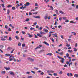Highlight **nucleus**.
Masks as SVG:
<instances>
[{"instance_id": "1", "label": "nucleus", "mask_w": 78, "mask_h": 78, "mask_svg": "<svg viewBox=\"0 0 78 78\" xmlns=\"http://www.w3.org/2000/svg\"><path fill=\"white\" fill-rule=\"evenodd\" d=\"M61 60L60 61L61 62H62V64H63L64 62V60L65 59L64 58H61Z\"/></svg>"}, {"instance_id": "2", "label": "nucleus", "mask_w": 78, "mask_h": 78, "mask_svg": "<svg viewBox=\"0 0 78 78\" xmlns=\"http://www.w3.org/2000/svg\"><path fill=\"white\" fill-rule=\"evenodd\" d=\"M27 59H28V60H30V61H31V62H33L34 61V59H33L30 58H28Z\"/></svg>"}, {"instance_id": "3", "label": "nucleus", "mask_w": 78, "mask_h": 78, "mask_svg": "<svg viewBox=\"0 0 78 78\" xmlns=\"http://www.w3.org/2000/svg\"><path fill=\"white\" fill-rule=\"evenodd\" d=\"M55 72L52 70H48L47 71V73H54Z\"/></svg>"}, {"instance_id": "4", "label": "nucleus", "mask_w": 78, "mask_h": 78, "mask_svg": "<svg viewBox=\"0 0 78 78\" xmlns=\"http://www.w3.org/2000/svg\"><path fill=\"white\" fill-rule=\"evenodd\" d=\"M30 5V3L29 2H27L26 3V4H24V6H29Z\"/></svg>"}, {"instance_id": "5", "label": "nucleus", "mask_w": 78, "mask_h": 78, "mask_svg": "<svg viewBox=\"0 0 78 78\" xmlns=\"http://www.w3.org/2000/svg\"><path fill=\"white\" fill-rule=\"evenodd\" d=\"M43 43L45 44V45H48V46H49V44H48L47 42L46 41H44Z\"/></svg>"}, {"instance_id": "6", "label": "nucleus", "mask_w": 78, "mask_h": 78, "mask_svg": "<svg viewBox=\"0 0 78 78\" xmlns=\"http://www.w3.org/2000/svg\"><path fill=\"white\" fill-rule=\"evenodd\" d=\"M37 35L38 36H39V37H42V35H41L40 34H37Z\"/></svg>"}, {"instance_id": "7", "label": "nucleus", "mask_w": 78, "mask_h": 78, "mask_svg": "<svg viewBox=\"0 0 78 78\" xmlns=\"http://www.w3.org/2000/svg\"><path fill=\"white\" fill-rule=\"evenodd\" d=\"M44 19L45 20H47V19H48V16H44Z\"/></svg>"}, {"instance_id": "8", "label": "nucleus", "mask_w": 78, "mask_h": 78, "mask_svg": "<svg viewBox=\"0 0 78 78\" xmlns=\"http://www.w3.org/2000/svg\"><path fill=\"white\" fill-rule=\"evenodd\" d=\"M5 69H6L7 70H10V68L9 67L7 68V67H5Z\"/></svg>"}, {"instance_id": "9", "label": "nucleus", "mask_w": 78, "mask_h": 78, "mask_svg": "<svg viewBox=\"0 0 78 78\" xmlns=\"http://www.w3.org/2000/svg\"><path fill=\"white\" fill-rule=\"evenodd\" d=\"M10 74L13 75V76H14V74L13 72L11 71L10 73Z\"/></svg>"}, {"instance_id": "10", "label": "nucleus", "mask_w": 78, "mask_h": 78, "mask_svg": "<svg viewBox=\"0 0 78 78\" xmlns=\"http://www.w3.org/2000/svg\"><path fill=\"white\" fill-rule=\"evenodd\" d=\"M0 47L1 49H3V47H4V46L3 45H0Z\"/></svg>"}, {"instance_id": "11", "label": "nucleus", "mask_w": 78, "mask_h": 78, "mask_svg": "<svg viewBox=\"0 0 78 78\" xmlns=\"http://www.w3.org/2000/svg\"><path fill=\"white\" fill-rule=\"evenodd\" d=\"M5 56H9L10 55H11L10 54H5Z\"/></svg>"}, {"instance_id": "12", "label": "nucleus", "mask_w": 78, "mask_h": 78, "mask_svg": "<svg viewBox=\"0 0 78 78\" xmlns=\"http://www.w3.org/2000/svg\"><path fill=\"white\" fill-rule=\"evenodd\" d=\"M74 77H76L77 78L78 77V74H75L74 75Z\"/></svg>"}, {"instance_id": "13", "label": "nucleus", "mask_w": 78, "mask_h": 78, "mask_svg": "<svg viewBox=\"0 0 78 78\" xmlns=\"http://www.w3.org/2000/svg\"><path fill=\"white\" fill-rule=\"evenodd\" d=\"M72 34V33H73V35H74V36H76V33L75 32H71Z\"/></svg>"}, {"instance_id": "14", "label": "nucleus", "mask_w": 78, "mask_h": 78, "mask_svg": "<svg viewBox=\"0 0 78 78\" xmlns=\"http://www.w3.org/2000/svg\"><path fill=\"white\" fill-rule=\"evenodd\" d=\"M44 31L45 33H48V30L47 29H44Z\"/></svg>"}, {"instance_id": "15", "label": "nucleus", "mask_w": 78, "mask_h": 78, "mask_svg": "<svg viewBox=\"0 0 78 78\" xmlns=\"http://www.w3.org/2000/svg\"><path fill=\"white\" fill-rule=\"evenodd\" d=\"M10 12V11L9 10V9H8L7 11V14H9V13Z\"/></svg>"}, {"instance_id": "16", "label": "nucleus", "mask_w": 78, "mask_h": 78, "mask_svg": "<svg viewBox=\"0 0 78 78\" xmlns=\"http://www.w3.org/2000/svg\"><path fill=\"white\" fill-rule=\"evenodd\" d=\"M1 41H6V39L4 38H2L1 39Z\"/></svg>"}, {"instance_id": "17", "label": "nucleus", "mask_w": 78, "mask_h": 78, "mask_svg": "<svg viewBox=\"0 0 78 78\" xmlns=\"http://www.w3.org/2000/svg\"><path fill=\"white\" fill-rule=\"evenodd\" d=\"M68 52H69V53H72V52H73V51L72 50H68Z\"/></svg>"}, {"instance_id": "18", "label": "nucleus", "mask_w": 78, "mask_h": 78, "mask_svg": "<svg viewBox=\"0 0 78 78\" xmlns=\"http://www.w3.org/2000/svg\"><path fill=\"white\" fill-rule=\"evenodd\" d=\"M15 38L17 39V40H19V38L17 36H15Z\"/></svg>"}, {"instance_id": "19", "label": "nucleus", "mask_w": 78, "mask_h": 78, "mask_svg": "<svg viewBox=\"0 0 78 78\" xmlns=\"http://www.w3.org/2000/svg\"><path fill=\"white\" fill-rule=\"evenodd\" d=\"M9 41H12V38H11V37H9Z\"/></svg>"}, {"instance_id": "20", "label": "nucleus", "mask_w": 78, "mask_h": 78, "mask_svg": "<svg viewBox=\"0 0 78 78\" xmlns=\"http://www.w3.org/2000/svg\"><path fill=\"white\" fill-rule=\"evenodd\" d=\"M10 7H12V5H9L7 6V8H10Z\"/></svg>"}, {"instance_id": "21", "label": "nucleus", "mask_w": 78, "mask_h": 78, "mask_svg": "<svg viewBox=\"0 0 78 78\" xmlns=\"http://www.w3.org/2000/svg\"><path fill=\"white\" fill-rule=\"evenodd\" d=\"M40 18H41L40 17V16H36V19H40Z\"/></svg>"}, {"instance_id": "22", "label": "nucleus", "mask_w": 78, "mask_h": 78, "mask_svg": "<svg viewBox=\"0 0 78 78\" xmlns=\"http://www.w3.org/2000/svg\"><path fill=\"white\" fill-rule=\"evenodd\" d=\"M11 49H12V48H11V47H9L8 48L7 50H11Z\"/></svg>"}, {"instance_id": "23", "label": "nucleus", "mask_w": 78, "mask_h": 78, "mask_svg": "<svg viewBox=\"0 0 78 78\" xmlns=\"http://www.w3.org/2000/svg\"><path fill=\"white\" fill-rule=\"evenodd\" d=\"M70 23H76L75 22L73 21H70Z\"/></svg>"}, {"instance_id": "24", "label": "nucleus", "mask_w": 78, "mask_h": 78, "mask_svg": "<svg viewBox=\"0 0 78 78\" xmlns=\"http://www.w3.org/2000/svg\"><path fill=\"white\" fill-rule=\"evenodd\" d=\"M66 57H69V53H67L66 54Z\"/></svg>"}, {"instance_id": "25", "label": "nucleus", "mask_w": 78, "mask_h": 78, "mask_svg": "<svg viewBox=\"0 0 78 78\" xmlns=\"http://www.w3.org/2000/svg\"><path fill=\"white\" fill-rule=\"evenodd\" d=\"M59 12L61 13V14H64V12H62V11H60Z\"/></svg>"}, {"instance_id": "26", "label": "nucleus", "mask_w": 78, "mask_h": 78, "mask_svg": "<svg viewBox=\"0 0 78 78\" xmlns=\"http://www.w3.org/2000/svg\"><path fill=\"white\" fill-rule=\"evenodd\" d=\"M55 23L54 24V25H57V21H56V20L55 21Z\"/></svg>"}, {"instance_id": "27", "label": "nucleus", "mask_w": 78, "mask_h": 78, "mask_svg": "<svg viewBox=\"0 0 78 78\" xmlns=\"http://www.w3.org/2000/svg\"><path fill=\"white\" fill-rule=\"evenodd\" d=\"M63 20H66V19H67V18L66 17H63Z\"/></svg>"}, {"instance_id": "28", "label": "nucleus", "mask_w": 78, "mask_h": 78, "mask_svg": "<svg viewBox=\"0 0 78 78\" xmlns=\"http://www.w3.org/2000/svg\"><path fill=\"white\" fill-rule=\"evenodd\" d=\"M12 10H15V9H16V7H12Z\"/></svg>"}, {"instance_id": "29", "label": "nucleus", "mask_w": 78, "mask_h": 78, "mask_svg": "<svg viewBox=\"0 0 78 78\" xmlns=\"http://www.w3.org/2000/svg\"><path fill=\"white\" fill-rule=\"evenodd\" d=\"M2 74H5V71H2L1 72Z\"/></svg>"}, {"instance_id": "30", "label": "nucleus", "mask_w": 78, "mask_h": 78, "mask_svg": "<svg viewBox=\"0 0 78 78\" xmlns=\"http://www.w3.org/2000/svg\"><path fill=\"white\" fill-rule=\"evenodd\" d=\"M31 72H32V73H34V74H35L36 73V72L33 71H31Z\"/></svg>"}, {"instance_id": "31", "label": "nucleus", "mask_w": 78, "mask_h": 78, "mask_svg": "<svg viewBox=\"0 0 78 78\" xmlns=\"http://www.w3.org/2000/svg\"><path fill=\"white\" fill-rule=\"evenodd\" d=\"M73 49H74V51H77V49L76 48H73Z\"/></svg>"}, {"instance_id": "32", "label": "nucleus", "mask_w": 78, "mask_h": 78, "mask_svg": "<svg viewBox=\"0 0 78 78\" xmlns=\"http://www.w3.org/2000/svg\"><path fill=\"white\" fill-rule=\"evenodd\" d=\"M5 28H6V29H8V26L5 25Z\"/></svg>"}, {"instance_id": "33", "label": "nucleus", "mask_w": 78, "mask_h": 78, "mask_svg": "<svg viewBox=\"0 0 78 78\" xmlns=\"http://www.w3.org/2000/svg\"><path fill=\"white\" fill-rule=\"evenodd\" d=\"M14 51V49H13L12 51L11 52V53H13Z\"/></svg>"}, {"instance_id": "34", "label": "nucleus", "mask_w": 78, "mask_h": 78, "mask_svg": "<svg viewBox=\"0 0 78 78\" xmlns=\"http://www.w3.org/2000/svg\"><path fill=\"white\" fill-rule=\"evenodd\" d=\"M53 75H54V76H57V73H54L53 74Z\"/></svg>"}, {"instance_id": "35", "label": "nucleus", "mask_w": 78, "mask_h": 78, "mask_svg": "<svg viewBox=\"0 0 78 78\" xmlns=\"http://www.w3.org/2000/svg\"><path fill=\"white\" fill-rule=\"evenodd\" d=\"M77 46H78V44L76 43L75 44V47H77Z\"/></svg>"}, {"instance_id": "36", "label": "nucleus", "mask_w": 78, "mask_h": 78, "mask_svg": "<svg viewBox=\"0 0 78 78\" xmlns=\"http://www.w3.org/2000/svg\"><path fill=\"white\" fill-rule=\"evenodd\" d=\"M34 36H35V38H38V37H37V35H36V34H34Z\"/></svg>"}, {"instance_id": "37", "label": "nucleus", "mask_w": 78, "mask_h": 78, "mask_svg": "<svg viewBox=\"0 0 78 78\" xmlns=\"http://www.w3.org/2000/svg\"><path fill=\"white\" fill-rule=\"evenodd\" d=\"M25 44H23L22 45V46L23 47H25Z\"/></svg>"}, {"instance_id": "38", "label": "nucleus", "mask_w": 78, "mask_h": 78, "mask_svg": "<svg viewBox=\"0 0 78 78\" xmlns=\"http://www.w3.org/2000/svg\"><path fill=\"white\" fill-rule=\"evenodd\" d=\"M58 28H62V26H58Z\"/></svg>"}, {"instance_id": "39", "label": "nucleus", "mask_w": 78, "mask_h": 78, "mask_svg": "<svg viewBox=\"0 0 78 78\" xmlns=\"http://www.w3.org/2000/svg\"><path fill=\"white\" fill-rule=\"evenodd\" d=\"M40 34H45V33H44L42 31L40 32Z\"/></svg>"}, {"instance_id": "40", "label": "nucleus", "mask_w": 78, "mask_h": 78, "mask_svg": "<svg viewBox=\"0 0 78 78\" xmlns=\"http://www.w3.org/2000/svg\"><path fill=\"white\" fill-rule=\"evenodd\" d=\"M34 69H35V70H39V68H38L34 67Z\"/></svg>"}, {"instance_id": "41", "label": "nucleus", "mask_w": 78, "mask_h": 78, "mask_svg": "<svg viewBox=\"0 0 78 78\" xmlns=\"http://www.w3.org/2000/svg\"><path fill=\"white\" fill-rule=\"evenodd\" d=\"M29 20H30V19L28 18H27L26 19V21L27 22H28V21H29Z\"/></svg>"}, {"instance_id": "42", "label": "nucleus", "mask_w": 78, "mask_h": 78, "mask_svg": "<svg viewBox=\"0 0 78 78\" xmlns=\"http://www.w3.org/2000/svg\"><path fill=\"white\" fill-rule=\"evenodd\" d=\"M18 45L19 46H21V43H19L18 44Z\"/></svg>"}, {"instance_id": "43", "label": "nucleus", "mask_w": 78, "mask_h": 78, "mask_svg": "<svg viewBox=\"0 0 78 78\" xmlns=\"http://www.w3.org/2000/svg\"><path fill=\"white\" fill-rule=\"evenodd\" d=\"M64 67H68V66L67 65H66V64L65 65H64Z\"/></svg>"}, {"instance_id": "44", "label": "nucleus", "mask_w": 78, "mask_h": 78, "mask_svg": "<svg viewBox=\"0 0 78 78\" xmlns=\"http://www.w3.org/2000/svg\"><path fill=\"white\" fill-rule=\"evenodd\" d=\"M34 28L31 27L30 28V30H33Z\"/></svg>"}, {"instance_id": "45", "label": "nucleus", "mask_w": 78, "mask_h": 78, "mask_svg": "<svg viewBox=\"0 0 78 78\" xmlns=\"http://www.w3.org/2000/svg\"><path fill=\"white\" fill-rule=\"evenodd\" d=\"M50 8L52 9V10H53V7H52V6H50Z\"/></svg>"}, {"instance_id": "46", "label": "nucleus", "mask_w": 78, "mask_h": 78, "mask_svg": "<svg viewBox=\"0 0 78 78\" xmlns=\"http://www.w3.org/2000/svg\"><path fill=\"white\" fill-rule=\"evenodd\" d=\"M58 54H60V55H63V52H61L58 53Z\"/></svg>"}, {"instance_id": "47", "label": "nucleus", "mask_w": 78, "mask_h": 78, "mask_svg": "<svg viewBox=\"0 0 78 78\" xmlns=\"http://www.w3.org/2000/svg\"><path fill=\"white\" fill-rule=\"evenodd\" d=\"M22 33L23 34H25V32H24L23 31H22Z\"/></svg>"}, {"instance_id": "48", "label": "nucleus", "mask_w": 78, "mask_h": 78, "mask_svg": "<svg viewBox=\"0 0 78 78\" xmlns=\"http://www.w3.org/2000/svg\"><path fill=\"white\" fill-rule=\"evenodd\" d=\"M44 72H42V73H41L40 74V75H44Z\"/></svg>"}, {"instance_id": "49", "label": "nucleus", "mask_w": 78, "mask_h": 78, "mask_svg": "<svg viewBox=\"0 0 78 78\" xmlns=\"http://www.w3.org/2000/svg\"><path fill=\"white\" fill-rule=\"evenodd\" d=\"M27 7L26 6H24L23 8L22 9L23 10H24L25 8H26Z\"/></svg>"}, {"instance_id": "50", "label": "nucleus", "mask_w": 78, "mask_h": 78, "mask_svg": "<svg viewBox=\"0 0 78 78\" xmlns=\"http://www.w3.org/2000/svg\"><path fill=\"white\" fill-rule=\"evenodd\" d=\"M37 48H40V47H39V46L37 47V48L35 49V50H36V49H37Z\"/></svg>"}, {"instance_id": "51", "label": "nucleus", "mask_w": 78, "mask_h": 78, "mask_svg": "<svg viewBox=\"0 0 78 78\" xmlns=\"http://www.w3.org/2000/svg\"><path fill=\"white\" fill-rule=\"evenodd\" d=\"M13 61H14V62H16V59L15 58H13Z\"/></svg>"}, {"instance_id": "52", "label": "nucleus", "mask_w": 78, "mask_h": 78, "mask_svg": "<svg viewBox=\"0 0 78 78\" xmlns=\"http://www.w3.org/2000/svg\"><path fill=\"white\" fill-rule=\"evenodd\" d=\"M69 61L66 62V64H67V65H69Z\"/></svg>"}, {"instance_id": "53", "label": "nucleus", "mask_w": 78, "mask_h": 78, "mask_svg": "<svg viewBox=\"0 0 78 78\" xmlns=\"http://www.w3.org/2000/svg\"><path fill=\"white\" fill-rule=\"evenodd\" d=\"M66 22H69V20H67L65 21Z\"/></svg>"}, {"instance_id": "54", "label": "nucleus", "mask_w": 78, "mask_h": 78, "mask_svg": "<svg viewBox=\"0 0 78 78\" xmlns=\"http://www.w3.org/2000/svg\"><path fill=\"white\" fill-rule=\"evenodd\" d=\"M11 28H9L8 29V30L9 31H11Z\"/></svg>"}, {"instance_id": "55", "label": "nucleus", "mask_w": 78, "mask_h": 78, "mask_svg": "<svg viewBox=\"0 0 78 78\" xmlns=\"http://www.w3.org/2000/svg\"><path fill=\"white\" fill-rule=\"evenodd\" d=\"M66 46L68 47H70V44H67L66 45Z\"/></svg>"}, {"instance_id": "56", "label": "nucleus", "mask_w": 78, "mask_h": 78, "mask_svg": "<svg viewBox=\"0 0 78 78\" xmlns=\"http://www.w3.org/2000/svg\"><path fill=\"white\" fill-rule=\"evenodd\" d=\"M13 60V58H9V61H12V60Z\"/></svg>"}, {"instance_id": "57", "label": "nucleus", "mask_w": 78, "mask_h": 78, "mask_svg": "<svg viewBox=\"0 0 78 78\" xmlns=\"http://www.w3.org/2000/svg\"><path fill=\"white\" fill-rule=\"evenodd\" d=\"M36 28H39V26L37 25L36 27Z\"/></svg>"}, {"instance_id": "58", "label": "nucleus", "mask_w": 78, "mask_h": 78, "mask_svg": "<svg viewBox=\"0 0 78 78\" xmlns=\"http://www.w3.org/2000/svg\"><path fill=\"white\" fill-rule=\"evenodd\" d=\"M33 37V36H32V35H30L29 36V37Z\"/></svg>"}, {"instance_id": "59", "label": "nucleus", "mask_w": 78, "mask_h": 78, "mask_svg": "<svg viewBox=\"0 0 78 78\" xmlns=\"http://www.w3.org/2000/svg\"><path fill=\"white\" fill-rule=\"evenodd\" d=\"M4 4H2V6L3 7V8H5V5H4Z\"/></svg>"}, {"instance_id": "60", "label": "nucleus", "mask_w": 78, "mask_h": 78, "mask_svg": "<svg viewBox=\"0 0 78 78\" xmlns=\"http://www.w3.org/2000/svg\"><path fill=\"white\" fill-rule=\"evenodd\" d=\"M62 45V44H60L59 45H58V47H61Z\"/></svg>"}, {"instance_id": "61", "label": "nucleus", "mask_w": 78, "mask_h": 78, "mask_svg": "<svg viewBox=\"0 0 78 78\" xmlns=\"http://www.w3.org/2000/svg\"><path fill=\"white\" fill-rule=\"evenodd\" d=\"M71 48H72V47H69V48H68V49H71Z\"/></svg>"}, {"instance_id": "62", "label": "nucleus", "mask_w": 78, "mask_h": 78, "mask_svg": "<svg viewBox=\"0 0 78 78\" xmlns=\"http://www.w3.org/2000/svg\"><path fill=\"white\" fill-rule=\"evenodd\" d=\"M76 9H78V5H76Z\"/></svg>"}, {"instance_id": "63", "label": "nucleus", "mask_w": 78, "mask_h": 78, "mask_svg": "<svg viewBox=\"0 0 78 78\" xmlns=\"http://www.w3.org/2000/svg\"><path fill=\"white\" fill-rule=\"evenodd\" d=\"M32 76H28V78H32Z\"/></svg>"}, {"instance_id": "64", "label": "nucleus", "mask_w": 78, "mask_h": 78, "mask_svg": "<svg viewBox=\"0 0 78 78\" xmlns=\"http://www.w3.org/2000/svg\"><path fill=\"white\" fill-rule=\"evenodd\" d=\"M76 20H78V17H76Z\"/></svg>"}]
</instances>
